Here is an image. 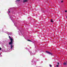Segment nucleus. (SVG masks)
<instances>
[{"label": "nucleus", "instance_id": "nucleus-1", "mask_svg": "<svg viewBox=\"0 0 67 67\" xmlns=\"http://www.w3.org/2000/svg\"><path fill=\"white\" fill-rule=\"evenodd\" d=\"M9 38L10 40V42H9V45H11V44H12L13 43V39L10 36H9Z\"/></svg>", "mask_w": 67, "mask_h": 67}, {"label": "nucleus", "instance_id": "nucleus-2", "mask_svg": "<svg viewBox=\"0 0 67 67\" xmlns=\"http://www.w3.org/2000/svg\"><path fill=\"white\" fill-rule=\"evenodd\" d=\"M46 52L48 53V54H49V55H53L52 53H51L50 52H49L46 51Z\"/></svg>", "mask_w": 67, "mask_h": 67}, {"label": "nucleus", "instance_id": "nucleus-3", "mask_svg": "<svg viewBox=\"0 0 67 67\" xmlns=\"http://www.w3.org/2000/svg\"><path fill=\"white\" fill-rule=\"evenodd\" d=\"M8 35H11V34H12V33L10 32H8Z\"/></svg>", "mask_w": 67, "mask_h": 67}, {"label": "nucleus", "instance_id": "nucleus-4", "mask_svg": "<svg viewBox=\"0 0 67 67\" xmlns=\"http://www.w3.org/2000/svg\"><path fill=\"white\" fill-rule=\"evenodd\" d=\"M10 47H11V49H12V47H13V46L12 45H11Z\"/></svg>", "mask_w": 67, "mask_h": 67}, {"label": "nucleus", "instance_id": "nucleus-5", "mask_svg": "<svg viewBox=\"0 0 67 67\" xmlns=\"http://www.w3.org/2000/svg\"><path fill=\"white\" fill-rule=\"evenodd\" d=\"M27 0H24L23 1V2H27Z\"/></svg>", "mask_w": 67, "mask_h": 67}, {"label": "nucleus", "instance_id": "nucleus-6", "mask_svg": "<svg viewBox=\"0 0 67 67\" xmlns=\"http://www.w3.org/2000/svg\"><path fill=\"white\" fill-rule=\"evenodd\" d=\"M64 65H67V64H66V63H64Z\"/></svg>", "mask_w": 67, "mask_h": 67}, {"label": "nucleus", "instance_id": "nucleus-7", "mask_svg": "<svg viewBox=\"0 0 67 67\" xmlns=\"http://www.w3.org/2000/svg\"><path fill=\"white\" fill-rule=\"evenodd\" d=\"M51 22H54V21H53V20L52 19H51Z\"/></svg>", "mask_w": 67, "mask_h": 67}, {"label": "nucleus", "instance_id": "nucleus-8", "mask_svg": "<svg viewBox=\"0 0 67 67\" xmlns=\"http://www.w3.org/2000/svg\"><path fill=\"white\" fill-rule=\"evenodd\" d=\"M27 41H29V42H32V41H31L30 40H28Z\"/></svg>", "mask_w": 67, "mask_h": 67}, {"label": "nucleus", "instance_id": "nucleus-9", "mask_svg": "<svg viewBox=\"0 0 67 67\" xmlns=\"http://www.w3.org/2000/svg\"><path fill=\"white\" fill-rule=\"evenodd\" d=\"M16 1H20V0H17Z\"/></svg>", "mask_w": 67, "mask_h": 67}, {"label": "nucleus", "instance_id": "nucleus-10", "mask_svg": "<svg viewBox=\"0 0 67 67\" xmlns=\"http://www.w3.org/2000/svg\"><path fill=\"white\" fill-rule=\"evenodd\" d=\"M57 64L58 65H59V63L58 62Z\"/></svg>", "mask_w": 67, "mask_h": 67}, {"label": "nucleus", "instance_id": "nucleus-11", "mask_svg": "<svg viewBox=\"0 0 67 67\" xmlns=\"http://www.w3.org/2000/svg\"><path fill=\"white\" fill-rule=\"evenodd\" d=\"M49 66L51 67H52V65H49Z\"/></svg>", "mask_w": 67, "mask_h": 67}, {"label": "nucleus", "instance_id": "nucleus-12", "mask_svg": "<svg viewBox=\"0 0 67 67\" xmlns=\"http://www.w3.org/2000/svg\"><path fill=\"white\" fill-rule=\"evenodd\" d=\"M59 66L58 65H57V67H58Z\"/></svg>", "mask_w": 67, "mask_h": 67}, {"label": "nucleus", "instance_id": "nucleus-13", "mask_svg": "<svg viewBox=\"0 0 67 67\" xmlns=\"http://www.w3.org/2000/svg\"><path fill=\"white\" fill-rule=\"evenodd\" d=\"M1 48H0V51H1Z\"/></svg>", "mask_w": 67, "mask_h": 67}, {"label": "nucleus", "instance_id": "nucleus-14", "mask_svg": "<svg viewBox=\"0 0 67 67\" xmlns=\"http://www.w3.org/2000/svg\"><path fill=\"white\" fill-rule=\"evenodd\" d=\"M8 12L9 13H10V12L9 11V12Z\"/></svg>", "mask_w": 67, "mask_h": 67}, {"label": "nucleus", "instance_id": "nucleus-15", "mask_svg": "<svg viewBox=\"0 0 67 67\" xmlns=\"http://www.w3.org/2000/svg\"><path fill=\"white\" fill-rule=\"evenodd\" d=\"M65 12H67V11H65Z\"/></svg>", "mask_w": 67, "mask_h": 67}, {"label": "nucleus", "instance_id": "nucleus-16", "mask_svg": "<svg viewBox=\"0 0 67 67\" xmlns=\"http://www.w3.org/2000/svg\"><path fill=\"white\" fill-rule=\"evenodd\" d=\"M63 2V1H61V2H62V3Z\"/></svg>", "mask_w": 67, "mask_h": 67}, {"label": "nucleus", "instance_id": "nucleus-17", "mask_svg": "<svg viewBox=\"0 0 67 67\" xmlns=\"http://www.w3.org/2000/svg\"><path fill=\"white\" fill-rule=\"evenodd\" d=\"M31 55H34V54H31Z\"/></svg>", "mask_w": 67, "mask_h": 67}, {"label": "nucleus", "instance_id": "nucleus-18", "mask_svg": "<svg viewBox=\"0 0 67 67\" xmlns=\"http://www.w3.org/2000/svg\"><path fill=\"white\" fill-rule=\"evenodd\" d=\"M66 19H67V16H66Z\"/></svg>", "mask_w": 67, "mask_h": 67}, {"label": "nucleus", "instance_id": "nucleus-19", "mask_svg": "<svg viewBox=\"0 0 67 67\" xmlns=\"http://www.w3.org/2000/svg\"><path fill=\"white\" fill-rule=\"evenodd\" d=\"M1 54V53H0V54Z\"/></svg>", "mask_w": 67, "mask_h": 67}, {"label": "nucleus", "instance_id": "nucleus-20", "mask_svg": "<svg viewBox=\"0 0 67 67\" xmlns=\"http://www.w3.org/2000/svg\"><path fill=\"white\" fill-rule=\"evenodd\" d=\"M12 20V21H13V20Z\"/></svg>", "mask_w": 67, "mask_h": 67}]
</instances>
